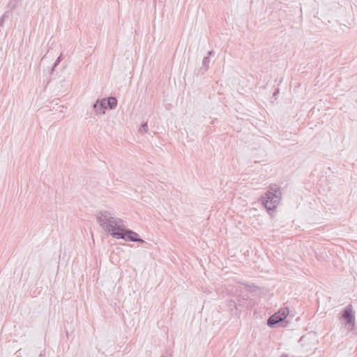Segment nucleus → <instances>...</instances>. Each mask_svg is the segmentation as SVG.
Masks as SVG:
<instances>
[{"mask_svg":"<svg viewBox=\"0 0 357 357\" xmlns=\"http://www.w3.org/2000/svg\"><path fill=\"white\" fill-rule=\"evenodd\" d=\"M96 218L100 227L104 231L110 235L115 239L123 238V234L126 225L125 222L114 215V214L107 211H99L96 214Z\"/></svg>","mask_w":357,"mask_h":357,"instance_id":"f257e3e1","label":"nucleus"},{"mask_svg":"<svg viewBox=\"0 0 357 357\" xmlns=\"http://www.w3.org/2000/svg\"><path fill=\"white\" fill-rule=\"evenodd\" d=\"M281 195L279 188L271 187L261 198L263 205L268 211L275 209L280 202Z\"/></svg>","mask_w":357,"mask_h":357,"instance_id":"f03ea898","label":"nucleus"},{"mask_svg":"<svg viewBox=\"0 0 357 357\" xmlns=\"http://www.w3.org/2000/svg\"><path fill=\"white\" fill-rule=\"evenodd\" d=\"M341 319L344 321L345 328L348 332H351L355 329V311L351 305H348L344 307L341 315Z\"/></svg>","mask_w":357,"mask_h":357,"instance_id":"7ed1b4c3","label":"nucleus"},{"mask_svg":"<svg viewBox=\"0 0 357 357\" xmlns=\"http://www.w3.org/2000/svg\"><path fill=\"white\" fill-rule=\"evenodd\" d=\"M288 314L289 310L287 308H282L269 317L267 321V324L269 326H273L275 324L283 321L287 317Z\"/></svg>","mask_w":357,"mask_h":357,"instance_id":"20e7f679","label":"nucleus"},{"mask_svg":"<svg viewBox=\"0 0 357 357\" xmlns=\"http://www.w3.org/2000/svg\"><path fill=\"white\" fill-rule=\"evenodd\" d=\"M93 109L96 116L105 115L107 109L105 98L98 99L93 104Z\"/></svg>","mask_w":357,"mask_h":357,"instance_id":"39448f33","label":"nucleus"},{"mask_svg":"<svg viewBox=\"0 0 357 357\" xmlns=\"http://www.w3.org/2000/svg\"><path fill=\"white\" fill-rule=\"evenodd\" d=\"M123 236V238H121L120 239L124 240V241H129L131 242H139V243H144V240L138 237V234L135 231L130 230L126 227V229L122 234Z\"/></svg>","mask_w":357,"mask_h":357,"instance_id":"423d86ee","label":"nucleus"},{"mask_svg":"<svg viewBox=\"0 0 357 357\" xmlns=\"http://www.w3.org/2000/svg\"><path fill=\"white\" fill-rule=\"evenodd\" d=\"M105 102L107 106L111 109H114L117 106V100L115 97H109L108 98H105Z\"/></svg>","mask_w":357,"mask_h":357,"instance_id":"0eeeda50","label":"nucleus"},{"mask_svg":"<svg viewBox=\"0 0 357 357\" xmlns=\"http://www.w3.org/2000/svg\"><path fill=\"white\" fill-rule=\"evenodd\" d=\"M142 128L146 132L147 131V123H144L142 126Z\"/></svg>","mask_w":357,"mask_h":357,"instance_id":"6e6552de","label":"nucleus"},{"mask_svg":"<svg viewBox=\"0 0 357 357\" xmlns=\"http://www.w3.org/2000/svg\"><path fill=\"white\" fill-rule=\"evenodd\" d=\"M60 61H61V59H60V57H59L54 63V66H57L59 64V63L60 62Z\"/></svg>","mask_w":357,"mask_h":357,"instance_id":"1a4fd4ad","label":"nucleus"},{"mask_svg":"<svg viewBox=\"0 0 357 357\" xmlns=\"http://www.w3.org/2000/svg\"><path fill=\"white\" fill-rule=\"evenodd\" d=\"M208 58H207V57H205V58L204 59V60H203V63H206V62H208Z\"/></svg>","mask_w":357,"mask_h":357,"instance_id":"9d476101","label":"nucleus"},{"mask_svg":"<svg viewBox=\"0 0 357 357\" xmlns=\"http://www.w3.org/2000/svg\"><path fill=\"white\" fill-rule=\"evenodd\" d=\"M281 357H287V356H281Z\"/></svg>","mask_w":357,"mask_h":357,"instance_id":"9b49d317","label":"nucleus"}]
</instances>
